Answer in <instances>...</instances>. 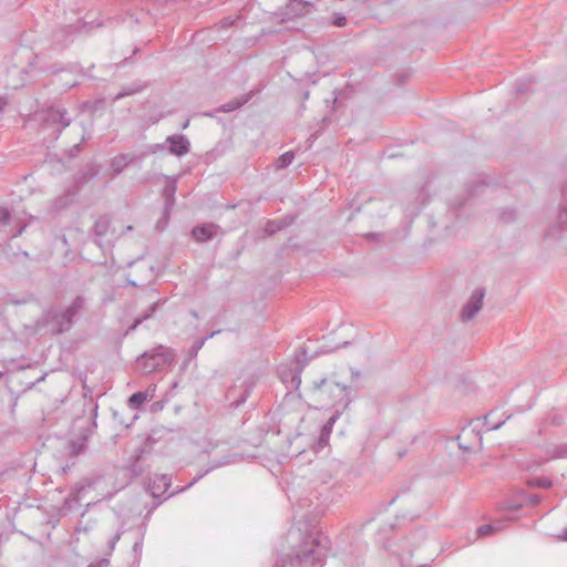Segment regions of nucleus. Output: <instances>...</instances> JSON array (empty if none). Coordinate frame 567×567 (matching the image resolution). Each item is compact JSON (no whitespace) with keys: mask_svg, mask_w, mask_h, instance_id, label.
Here are the masks:
<instances>
[{"mask_svg":"<svg viewBox=\"0 0 567 567\" xmlns=\"http://www.w3.org/2000/svg\"><path fill=\"white\" fill-rule=\"evenodd\" d=\"M347 18L343 14H337L333 18L332 24L336 27H343L346 25Z\"/></svg>","mask_w":567,"mask_h":567,"instance_id":"nucleus-30","label":"nucleus"},{"mask_svg":"<svg viewBox=\"0 0 567 567\" xmlns=\"http://www.w3.org/2000/svg\"><path fill=\"white\" fill-rule=\"evenodd\" d=\"M219 230V226L216 224H204L193 228L192 235L198 243H205L213 239Z\"/></svg>","mask_w":567,"mask_h":567,"instance_id":"nucleus-9","label":"nucleus"},{"mask_svg":"<svg viewBox=\"0 0 567 567\" xmlns=\"http://www.w3.org/2000/svg\"><path fill=\"white\" fill-rule=\"evenodd\" d=\"M313 388L318 391L320 398L323 399L327 394L328 396H331L333 402L339 400L343 404L344 409L348 408L350 399L349 391L346 385L338 382H329L327 378H321L313 382Z\"/></svg>","mask_w":567,"mask_h":567,"instance_id":"nucleus-5","label":"nucleus"},{"mask_svg":"<svg viewBox=\"0 0 567 567\" xmlns=\"http://www.w3.org/2000/svg\"><path fill=\"white\" fill-rule=\"evenodd\" d=\"M527 485L529 487L550 488L553 486V482L547 476L532 477L527 480Z\"/></svg>","mask_w":567,"mask_h":567,"instance_id":"nucleus-18","label":"nucleus"},{"mask_svg":"<svg viewBox=\"0 0 567 567\" xmlns=\"http://www.w3.org/2000/svg\"><path fill=\"white\" fill-rule=\"evenodd\" d=\"M207 341V338H203L200 340H197L186 352V360L182 364V370H185L189 362L194 359H196L199 350L204 347L205 342Z\"/></svg>","mask_w":567,"mask_h":567,"instance_id":"nucleus-15","label":"nucleus"},{"mask_svg":"<svg viewBox=\"0 0 567 567\" xmlns=\"http://www.w3.org/2000/svg\"><path fill=\"white\" fill-rule=\"evenodd\" d=\"M133 549H134V551H141L142 550V544L141 543H135L134 546H133Z\"/></svg>","mask_w":567,"mask_h":567,"instance_id":"nucleus-37","label":"nucleus"},{"mask_svg":"<svg viewBox=\"0 0 567 567\" xmlns=\"http://www.w3.org/2000/svg\"><path fill=\"white\" fill-rule=\"evenodd\" d=\"M252 96V92L243 94L241 96L235 97L234 100L220 105L218 107L219 112H233L243 105H245Z\"/></svg>","mask_w":567,"mask_h":567,"instance_id":"nucleus-13","label":"nucleus"},{"mask_svg":"<svg viewBox=\"0 0 567 567\" xmlns=\"http://www.w3.org/2000/svg\"><path fill=\"white\" fill-rule=\"evenodd\" d=\"M502 529L501 524H485L478 527L477 534L480 536H488L495 532H498Z\"/></svg>","mask_w":567,"mask_h":567,"instance_id":"nucleus-21","label":"nucleus"},{"mask_svg":"<svg viewBox=\"0 0 567 567\" xmlns=\"http://www.w3.org/2000/svg\"><path fill=\"white\" fill-rule=\"evenodd\" d=\"M9 219V210L6 207L0 206V229H2L8 224Z\"/></svg>","mask_w":567,"mask_h":567,"instance_id":"nucleus-25","label":"nucleus"},{"mask_svg":"<svg viewBox=\"0 0 567 567\" xmlns=\"http://www.w3.org/2000/svg\"><path fill=\"white\" fill-rule=\"evenodd\" d=\"M111 226V220L107 216H100L92 228V234L94 235V243L97 246H102V238L109 233Z\"/></svg>","mask_w":567,"mask_h":567,"instance_id":"nucleus-10","label":"nucleus"},{"mask_svg":"<svg viewBox=\"0 0 567 567\" xmlns=\"http://www.w3.org/2000/svg\"><path fill=\"white\" fill-rule=\"evenodd\" d=\"M172 484V480L168 475H157L154 477L153 482L150 484V492L154 498H158L163 496L164 498H168L174 493H168V488Z\"/></svg>","mask_w":567,"mask_h":567,"instance_id":"nucleus-7","label":"nucleus"},{"mask_svg":"<svg viewBox=\"0 0 567 567\" xmlns=\"http://www.w3.org/2000/svg\"><path fill=\"white\" fill-rule=\"evenodd\" d=\"M558 538L561 540H567V527L558 535Z\"/></svg>","mask_w":567,"mask_h":567,"instance_id":"nucleus-36","label":"nucleus"},{"mask_svg":"<svg viewBox=\"0 0 567 567\" xmlns=\"http://www.w3.org/2000/svg\"><path fill=\"white\" fill-rule=\"evenodd\" d=\"M543 455L520 461L519 466L524 471L536 470L549 461L567 458V443H550L542 449Z\"/></svg>","mask_w":567,"mask_h":567,"instance_id":"nucleus-4","label":"nucleus"},{"mask_svg":"<svg viewBox=\"0 0 567 567\" xmlns=\"http://www.w3.org/2000/svg\"><path fill=\"white\" fill-rule=\"evenodd\" d=\"M176 183L174 181L167 183V185L163 189V196L165 199V213L166 215H169L174 202H175V193H176Z\"/></svg>","mask_w":567,"mask_h":567,"instance_id":"nucleus-14","label":"nucleus"},{"mask_svg":"<svg viewBox=\"0 0 567 567\" xmlns=\"http://www.w3.org/2000/svg\"><path fill=\"white\" fill-rule=\"evenodd\" d=\"M3 373L0 371V379L2 378Z\"/></svg>","mask_w":567,"mask_h":567,"instance_id":"nucleus-44","label":"nucleus"},{"mask_svg":"<svg viewBox=\"0 0 567 567\" xmlns=\"http://www.w3.org/2000/svg\"><path fill=\"white\" fill-rule=\"evenodd\" d=\"M303 97H305V99H308V97H309V92H306V93L303 94Z\"/></svg>","mask_w":567,"mask_h":567,"instance_id":"nucleus-42","label":"nucleus"},{"mask_svg":"<svg viewBox=\"0 0 567 567\" xmlns=\"http://www.w3.org/2000/svg\"><path fill=\"white\" fill-rule=\"evenodd\" d=\"M470 432H473V430H472V429H468V427H464V429L462 430V435H463V436H465V435H467Z\"/></svg>","mask_w":567,"mask_h":567,"instance_id":"nucleus-40","label":"nucleus"},{"mask_svg":"<svg viewBox=\"0 0 567 567\" xmlns=\"http://www.w3.org/2000/svg\"><path fill=\"white\" fill-rule=\"evenodd\" d=\"M24 228H25V226L20 227V228H19V229L13 234V237H17V236L21 235V234L23 233Z\"/></svg>","mask_w":567,"mask_h":567,"instance_id":"nucleus-38","label":"nucleus"},{"mask_svg":"<svg viewBox=\"0 0 567 567\" xmlns=\"http://www.w3.org/2000/svg\"><path fill=\"white\" fill-rule=\"evenodd\" d=\"M48 117L54 122L61 124L62 128L70 125L71 120L68 116V112L63 107H52L48 112Z\"/></svg>","mask_w":567,"mask_h":567,"instance_id":"nucleus-12","label":"nucleus"},{"mask_svg":"<svg viewBox=\"0 0 567 567\" xmlns=\"http://www.w3.org/2000/svg\"><path fill=\"white\" fill-rule=\"evenodd\" d=\"M146 401H148V394L142 391L133 393L128 399L130 406L133 409H140Z\"/></svg>","mask_w":567,"mask_h":567,"instance_id":"nucleus-17","label":"nucleus"},{"mask_svg":"<svg viewBox=\"0 0 567 567\" xmlns=\"http://www.w3.org/2000/svg\"><path fill=\"white\" fill-rule=\"evenodd\" d=\"M295 159V153L292 151H288L278 157L276 162L277 168H285L289 166Z\"/></svg>","mask_w":567,"mask_h":567,"instance_id":"nucleus-19","label":"nucleus"},{"mask_svg":"<svg viewBox=\"0 0 567 567\" xmlns=\"http://www.w3.org/2000/svg\"><path fill=\"white\" fill-rule=\"evenodd\" d=\"M219 332H220V330L213 331L209 334H207L205 338H207V340H208V339L213 338L214 336L218 334Z\"/></svg>","mask_w":567,"mask_h":567,"instance_id":"nucleus-39","label":"nucleus"},{"mask_svg":"<svg viewBox=\"0 0 567 567\" xmlns=\"http://www.w3.org/2000/svg\"><path fill=\"white\" fill-rule=\"evenodd\" d=\"M327 554L326 538L316 536L305 542L297 553V559L302 567H321Z\"/></svg>","mask_w":567,"mask_h":567,"instance_id":"nucleus-3","label":"nucleus"},{"mask_svg":"<svg viewBox=\"0 0 567 567\" xmlns=\"http://www.w3.org/2000/svg\"><path fill=\"white\" fill-rule=\"evenodd\" d=\"M188 126V121L184 123L183 128H186Z\"/></svg>","mask_w":567,"mask_h":567,"instance_id":"nucleus-43","label":"nucleus"},{"mask_svg":"<svg viewBox=\"0 0 567 567\" xmlns=\"http://www.w3.org/2000/svg\"><path fill=\"white\" fill-rule=\"evenodd\" d=\"M166 143L169 144V152L176 156H184L190 150V143L188 138L182 134L168 136L166 138Z\"/></svg>","mask_w":567,"mask_h":567,"instance_id":"nucleus-8","label":"nucleus"},{"mask_svg":"<svg viewBox=\"0 0 567 567\" xmlns=\"http://www.w3.org/2000/svg\"><path fill=\"white\" fill-rule=\"evenodd\" d=\"M138 91H140V89L123 90V91L118 92V93L114 96V99H113V100H114V101L121 100V99H123V97H125V96H128V95H132V94H134V93H136V92H138Z\"/></svg>","mask_w":567,"mask_h":567,"instance_id":"nucleus-26","label":"nucleus"},{"mask_svg":"<svg viewBox=\"0 0 567 567\" xmlns=\"http://www.w3.org/2000/svg\"><path fill=\"white\" fill-rule=\"evenodd\" d=\"M501 217L503 220L509 221V220L514 219V210H511V209L503 210L501 214Z\"/></svg>","mask_w":567,"mask_h":567,"instance_id":"nucleus-32","label":"nucleus"},{"mask_svg":"<svg viewBox=\"0 0 567 567\" xmlns=\"http://www.w3.org/2000/svg\"><path fill=\"white\" fill-rule=\"evenodd\" d=\"M337 419H338V415H332L328 420V422L322 426L321 437H320L321 442L326 441L329 437V435H330V433L332 431L333 424L337 421Z\"/></svg>","mask_w":567,"mask_h":567,"instance_id":"nucleus-24","label":"nucleus"},{"mask_svg":"<svg viewBox=\"0 0 567 567\" xmlns=\"http://www.w3.org/2000/svg\"><path fill=\"white\" fill-rule=\"evenodd\" d=\"M558 221H559V225L561 227V229L564 227H567V209L566 208H563L559 210L558 213Z\"/></svg>","mask_w":567,"mask_h":567,"instance_id":"nucleus-28","label":"nucleus"},{"mask_svg":"<svg viewBox=\"0 0 567 567\" xmlns=\"http://www.w3.org/2000/svg\"><path fill=\"white\" fill-rule=\"evenodd\" d=\"M135 156L131 154H118L110 162V167L114 175L121 174L131 163L135 161Z\"/></svg>","mask_w":567,"mask_h":567,"instance_id":"nucleus-11","label":"nucleus"},{"mask_svg":"<svg viewBox=\"0 0 567 567\" xmlns=\"http://www.w3.org/2000/svg\"><path fill=\"white\" fill-rule=\"evenodd\" d=\"M281 379H282V381H284L285 383H286V382H288V374H287V373H285V372H282V373H281Z\"/></svg>","mask_w":567,"mask_h":567,"instance_id":"nucleus-41","label":"nucleus"},{"mask_svg":"<svg viewBox=\"0 0 567 567\" xmlns=\"http://www.w3.org/2000/svg\"><path fill=\"white\" fill-rule=\"evenodd\" d=\"M485 297V290L483 288H476L467 302L461 310V320L463 322L470 321L480 312L483 307V300Z\"/></svg>","mask_w":567,"mask_h":567,"instance_id":"nucleus-6","label":"nucleus"},{"mask_svg":"<svg viewBox=\"0 0 567 567\" xmlns=\"http://www.w3.org/2000/svg\"><path fill=\"white\" fill-rule=\"evenodd\" d=\"M73 316L66 310L50 309L43 313L37 322V328L44 333L51 336L61 334L71 329L73 324Z\"/></svg>","mask_w":567,"mask_h":567,"instance_id":"nucleus-1","label":"nucleus"},{"mask_svg":"<svg viewBox=\"0 0 567 567\" xmlns=\"http://www.w3.org/2000/svg\"><path fill=\"white\" fill-rule=\"evenodd\" d=\"M289 374L291 378L287 388L297 390L301 384V369L298 368L295 371H290Z\"/></svg>","mask_w":567,"mask_h":567,"instance_id":"nucleus-22","label":"nucleus"},{"mask_svg":"<svg viewBox=\"0 0 567 567\" xmlns=\"http://www.w3.org/2000/svg\"><path fill=\"white\" fill-rule=\"evenodd\" d=\"M121 538V533L118 532L111 540H110V550L113 551L115 549L116 543Z\"/></svg>","mask_w":567,"mask_h":567,"instance_id":"nucleus-33","label":"nucleus"},{"mask_svg":"<svg viewBox=\"0 0 567 567\" xmlns=\"http://www.w3.org/2000/svg\"><path fill=\"white\" fill-rule=\"evenodd\" d=\"M110 560L107 558H99L90 563L87 567H109Z\"/></svg>","mask_w":567,"mask_h":567,"instance_id":"nucleus-27","label":"nucleus"},{"mask_svg":"<svg viewBox=\"0 0 567 567\" xmlns=\"http://www.w3.org/2000/svg\"><path fill=\"white\" fill-rule=\"evenodd\" d=\"M71 200H72L71 198H68L63 204H60L61 199H56V204H55V206H56L58 208L64 207V206H66Z\"/></svg>","mask_w":567,"mask_h":567,"instance_id":"nucleus-35","label":"nucleus"},{"mask_svg":"<svg viewBox=\"0 0 567 567\" xmlns=\"http://www.w3.org/2000/svg\"><path fill=\"white\" fill-rule=\"evenodd\" d=\"M9 101L4 96H0V112L4 110V107L8 105Z\"/></svg>","mask_w":567,"mask_h":567,"instance_id":"nucleus-34","label":"nucleus"},{"mask_svg":"<svg viewBox=\"0 0 567 567\" xmlns=\"http://www.w3.org/2000/svg\"><path fill=\"white\" fill-rule=\"evenodd\" d=\"M287 224L284 220H269L265 226V233L268 235H272L282 228H285Z\"/></svg>","mask_w":567,"mask_h":567,"instance_id":"nucleus-20","label":"nucleus"},{"mask_svg":"<svg viewBox=\"0 0 567 567\" xmlns=\"http://www.w3.org/2000/svg\"><path fill=\"white\" fill-rule=\"evenodd\" d=\"M174 361L175 351L162 344L143 352L137 358L138 364L146 374L156 371L165 364H172Z\"/></svg>","mask_w":567,"mask_h":567,"instance_id":"nucleus-2","label":"nucleus"},{"mask_svg":"<svg viewBox=\"0 0 567 567\" xmlns=\"http://www.w3.org/2000/svg\"><path fill=\"white\" fill-rule=\"evenodd\" d=\"M158 302H153L140 318H137L128 328V331L135 330L143 321L150 319L156 311Z\"/></svg>","mask_w":567,"mask_h":567,"instance_id":"nucleus-16","label":"nucleus"},{"mask_svg":"<svg viewBox=\"0 0 567 567\" xmlns=\"http://www.w3.org/2000/svg\"><path fill=\"white\" fill-rule=\"evenodd\" d=\"M489 416H491V414L485 416V426H486L487 431L497 430L502 425V422L491 423Z\"/></svg>","mask_w":567,"mask_h":567,"instance_id":"nucleus-31","label":"nucleus"},{"mask_svg":"<svg viewBox=\"0 0 567 567\" xmlns=\"http://www.w3.org/2000/svg\"><path fill=\"white\" fill-rule=\"evenodd\" d=\"M217 466L218 465H213V466L208 467L205 472L196 475L185 488H188L192 485H194L197 481H199L202 477H204L207 473H209L212 470L216 468Z\"/></svg>","mask_w":567,"mask_h":567,"instance_id":"nucleus-29","label":"nucleus"},{"mask_svg":"<svg viewBox=\"0 0 567 567\" xmlns=\"http://www.w3.org/2000/svg\"><path fill=\"white\" fill-rule=\"evenodd\" d=\"M84 306V297L78 296L73 299L70 306H68L65 309L73 316L79 312V310Z\"/></svg>","mask_w":567,"mask_h":567,"instance_id":"nucleus-23","label":"nucleus"}]
</instances>
